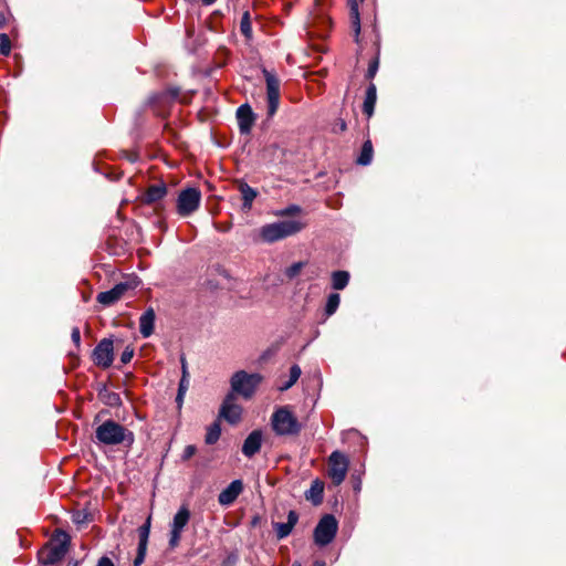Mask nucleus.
<instances>
[{
    "mask_svg": "<svg viewBox=\"0 0 566 566\" xmlns=\"http://www.w3.org/2000/svg\"><path fill=\"white\" fill-rule=\"evenodd\" d=\"M346 129H347V124H346L345 119L338 118L333 127V132L338 134V133H344Z\"/></svg>",
    "mask_w": 566,
    "mask_h": 566,
    "instance_id": "37998d69",
    "label": "nucleus"
},
{
    "mask_svg": "<svg viewBox=\"0 0 566 566\" xmlns=\"http://www.w3.org/2000/svg\"><path fill=\"white\" fill-rule=\"evenodd\" d=\"M122 405V398L117 392L108 391V408L119 407Z\"/></svg>",
    "mask_w": 566,
    "mask_h": 566,
    "instance_id": "c9c22d12",
    "label": "nucleus"
},
{
    "mask_svg": "<svg viewBox=\"0 0 566 566\" xmlns=\"http://www.w3.org/2000/svg\"><path fill=\"white\" fill-rule=\"evenodd\" d=\"M235 115L240 134L249 135L255 122V114L251 106L248 103L240 105Z\"/></svg>",
    "mask_w": 566,
    "mask_h": 566,
    "instance_id": "f8f14e48",
    "label": "nucleus"
},
{
    "mask_svg": "<svg viewBox=\"0 0 566 566\" xmlns=\"http://www.w3.org/2000/svg\"><path fill=\"white\" fill-rule=\"evenodd\" d=\"M338 531V521L333 514H325L321 517L314 528L313 536L316 545L324 547L331 544Z\"/></svg>",
    "mask_w": 566,
    "mask_h": 566,
    "instance_id": "423d86ee",
    "label": "nucleus"
},
{
    "mask_svg": "<svg viewBox=\"0 0 566 566\" xmlns=\"http://www.w3.org/2000/svg\"><path fill=\"white\" fill-rule=\"evenodd\" d=\"M96 439L98 440V442H101L102 444H105L106 443V422L105 423H101L97 429H96Z\"/></svg>",
    "mask_w": 566,
    "mask_h": 566,
    "instance_id": "4c0bfd02",
    "label": "nucleus"
},
{
    "mask_svg": "<svg viewBox=\"0 0 566 566\" xmlns=\"http://www.w3.org/2000/svg\"><path fill=\"white\" fill-rule=\"evenodd\" d=\"M374 156V148L370 139L363 143L359 156L356 159V164L359 166H368Z\"/></svg>",
    "mask_w": 566,
    "mask_h": 566,
    "instance_id": "5701e85b",
    "label": "nucleus"
},
{
    "mask_svg": "<svg viewBox=\"0 0 566 566\" xmlns=\"http://www.w3.org/2000/svg\"><path fill=\"white\" fill-rule=\"evenodd\" d=\"M107 178H108V179H112V178H113V176H112V172H111V169H109V168H108V175H107Z\"/></svg>",
    "mask_w": 566,
    "mask_h": 566,
    "instance_id": "e2e57ef3",
    "label": "nucleus"
},
{
    "mask_svg": "<svg viewBox=\"0 0 566 566\" xmlns=\"http://www.w3.org/2000/svg\"><path fill=\"white\" fill-rule=\"evenodd\" d=\"M262 440V431L253 430L242 444V453L249 459L253 458L261 450Z\"/></svg>",
    "mask_w": 566,
    "mask_h": 566,
    "instance_id": "4468645a",
    "label": "nucleus"
},
{
    "mask_svg": "<svg viewBox=\"0 0 566 566\" xmlns=\"http://www.w3.org/2000/svg\"><path fill=\"white\" fill-rule=\"evenodd\" d=\"M377 102V87L370 82L366 88L365 99L363 103V113L370 118L375 112V105Z\"/></svg>",
    "mask_w": 566,
    "mask_h": 566,
    "instance_id": "aec40b11",
    "label": "nucleus"
},
{
    "mask_svg": "<svg viewBox=\"0 0 566 566\" xmlns=\"http://www.w3.org/2000/svg\"><path fill=\"white\" fill-rule=\"evenodd\" d=\"M272 429L277 436H297L302 423L287 407H280L271 417Z\"/></svg>",
    "mask_w": 566,
    "mask_h": 566,
    "instance_id": "20e7f679",
    "label": "nucleus"
},
{
    "mask_svg": "<svg viewBox=\"0 0 566 566\" xmlns=\"http://www.w3.org/2000/svg\"><path fill=\"white\" fill-rule=\"evenodd\" d=\"M189 520H190V511L188 510V507L186 505L180 506L172 518V523L170 525L171 530L182 533V531L186 527V525L188 524Z\"/></svg>",
    "mask_w": 566,
    "mask_h": 566,
    "instance_id": "412c9836",
    "label": "nucleus"
},
{
    "mask_svg": "<svg viewBox=\"0 0 566 566\" xmlns=\"http://www.w3.org/2000/svg\"><path fill=\"white\" fill-rule=\"evenodd\" d=\"M244 489L243 482L241 479L233 480L224 490H222L218 495V502L222 506L231 505L238 496L242 493Z\"/></svg>",
    "mask_w": 566,
    "mask_h": 566,
    "instance_id": "ddd939ff",
    "label": "nucleus"
},
{
    "mask_svg": "<svg viewBox=\"0 0 566 566\" xmlns=\"http://www.w3.org/2000/svg\"><path fill=\"white\" fill-rule=\"evenodd\" d=\"M207 286L211 290V291H214V290H218L220 286H219V283L217 281H212V280H209L207 281Z\"/></svg>",
    "mask_w": 566,
    "mask_h": 566,
    "instance_id": "5fc2aeb1",
    "label": "nucleus"
},
{
    "mask_svg": "<svg viewBox=\"0 0 566 566\" xmlns=\"http://www.w3.org/2000/svg\"><path fill=\"white\" fill-rule=\"evenodd\" d=\"M262 522V516L260 514H254L250 521V527L255 528L258 527Z\"/></svg>",
    "mask_w": 566,
    "mask_h": 566,
    "instance_id": "09e8293b",
    "label": "nucleus"
},
{
    "mask_svg": "<svg viewBox=\"0 0 566 566\" xmlns=\"http://www.w3.org/2000/svg\"><path fill=\"white\" fill-rule=\"evenodd\" d=\"M70 536L62 530L55 531L51 541L39 552V559L43 565H53L61 560L67 552Z\"/></svg>",
    "mask_w": 566,
    "mask_h": 566,
    "instance_id": "f03ea898",
    "label": "nucleus"
},
{
    "mask_svg": "<svg viewBox=\"0 0 566 566\" xmlns=\"http://www.w3.org/2000/svg\"><path fill=\"white\" fill-rule=\"evenodd\" d=\"M331 280L334 290H344L349 283L350 274L348 271L337 270L332 272Z\"/></svg>",
    "mask_w": 566,
    "mask_h": 566,
    "instance_id": "4be33fe9",
    "label": "nucleus"
},
{
    "mask_svg": "<svg viewBox=\"0 0 566 566\" xmlns=\"http://www.w3.org/2000/svg\"><path fill=\"white\" fill-rule=\"evenodd\" d=\"M72 340L75 345H78L80 344V340H81V334H80V329L77 327H74L73 331H72Z\"/></svg>",
    "mask_w": 566,
    "mask_h": 566,
    "instance_id": "603ef678",
    "label": "nucleus"
},
{
    "mask_svg": "<svg viewBox=\"0 0 566 566\" xmlns=\"http://www.w3.org/2000/svg\"><path fill=\"white\" fill-rule=\"evenodd\" d=\"M201 192L196 187L182 189L177 198V212L181 217H189L200 207Z\"/></svg>",
    "mask_w": 566,
    "mask_h": 566,
    "instance_id": "0eeeda50",
    "label": "nucleus"
},
{
    "mask_svg": "<svg viewBox=\"0 0 566 566\" xmlns=\"http://www.w3.org/2000/svg\"><path fill=\"white\" fill-rule=\"evenodd\" d=\"M238 562L239 553L237 551H232L222 559L221 566H237Z\"/></svg>",
    "mask_w": 566,
    "mask_h": 566,
    "instance_id": "473e14b6",
    "label": "nucleus"
},
{
    "mask_svg": "<svg viewBox=\"0 0 566 566\" xmlns=\"http://www.w3.org/2000/svg\"><path fill=\"white\" fill-rule=\"evenodd\" d=\"M306 265V262L298 261L290 265L284 270V275L287 280H294L302 271V269Z\"/></svg>",
    "mask_w": 566,
    "mask_h": 566,
    "instance_id": "c756f323",
    "label": "nucleus"
},
{
    "mask_svg": "<svg viewBox=\"0 0 566 566\" xmlns=\"http://www.w3.org/2000/svg\"><path fill=\"white\" fill-rule=\"evenodd\" d=\"M262 381L263 376L259 373L249 374L245 370H238L230 378L231 390L229 392H233L234 396L240 395L244 399H250Z\"/></svg>",
    "mask_w": 566,
    "mask_h": 566,
    "instance_id": "7ed1b4c3",
    "label": "nucleus"
},
{
    "mask_svg": "<svg viewBox=\"0 0 566 566\" xmlns=\"http://www.w3.org/2000/svg\"><path fill=\"white\" fill-rule=\"evenodd\" d=\"M220 434H221V424H220V420L217 419L207 428L205 442L209 446H212L218 442V440L220 439Z\"/></svg>",
    "mask_w": 566,
    "mask_h": 566,
    "instance_id": "b1692460",
    "label": "nucleus"
},
{
    "mask_svg": "<svg viewBox=\"0 0 566 566\" xmlns=\"http://www.w3.org/2000/svg\"><path fill=\"white\" fill-rule=\"evenodd\" d=\"M276 353V349L274 348H268L265 349L259 357V363L263 364L268 361L272 356H274Z\"/></svg>",
    "mask_w": 566,
    "mask_h": 566,
    "instance_id": "79ce46f5",
    "label": "nucleus"
},
{
    "mask_svg": "<svg viewBox=\"0 0 566 566\" xmlns=\"http://www.w3.org/2000/svg\"><path fill=\"white\" fill-rule=\"evenodd\" d=\"M304 496L314 506L321 505L324 500V482L319 479H315L312 482L311 488L305 491Z\"/></svg>",
    "mask_w": 566,
    "mask_h": 566,
    "instance_id": "6ab92c4d",
    "label": "nucleus"
},
{
    "mask_svg": "<svg viewBox=\"0 0 566 566\" xmlns=\"http://www.w3.org/2000/svg\"><path fill=\"white\" fill-rule=\"evenodd\" d=\"M146 553H147V547L138 545L137 554H136V557L134 558L133 565L140 566L145 560Z\"/></svg>",
    "mask_w": 566,
    "mask_h": 566,
    "instance_id": "f704fd0d",
    "label": "nucleus"
},
{
    "mask_svg": "<svg viewBox=\"0 0 566 566\" xmlns=\"http://www.w3.org/2000/svg\"><path fill=\"white\" fill-rule=\"evenodd\" d=\"M188 388H189V376H181L179 384H178L177 391L186 394Z\"/></svg>",
    "mask_w": 566,
    "mask_h": 566,
    "instance_id": "c03bdc74",
    "label": "nucleus"
},
{
    "mask_svg": "<svg viewBox=\"0 0 566 566\" xmlns=\"http://www.w3.org/2000/svg\"><path fill=\"white\" fill-rule=\"evenodd\" d=\"M302 211V208L298 205L292 203L285 207L284 209L277 212L279 216H294Z\"/></svg>",
    "mask_w": 566,
    "mask_h": 566,
    "instance_id": "72a5a7b5",
    "label": "nucleus"
},
{
    "mask_svg": "<svg viewBox=\"0 0 566 566\" xmlns=\"http://www.w3.org/2000/svg\"><path fill=\"white\" fill-rule=\"evenodd\" d=\"M304 227L305 224L298 220H281L261 227L260 237L263 242L274 243L298 233Z\"/></svg>",
    "mask_w": 566,
    "mask_h": 566,
    "instance_id": "f257e3e1",
    "label": "nucleus"
},
{
    "mask_svg": "<svg viewBox=\"0 0 566 566\" xmlns=\"http://www.w3.org/2000/svg\"><path fill=\"white\" fill-rule=\"evenodd\" d=\"M134 356V348L132 346H127L122 355H120V363L122 364H128Z\"/></svg>",
    "mask_w": 566,
    "mask_h": 566,
    "instance_id": "58836bf2",
    "label": "nucleus"
},
{
    "mask_svg": "<svg viewBox=\"0 0 566 566\" xmlns=\"http://www.w3.org/2000/svg\"><path fill=\"white\" fill-rule=\"evenodd\" d=\"M276 150H280L282 153V157L284 156V150L280 148L279 144L276 143H273V144H270L268 145L265 148H264V151L265 153H272L274 154Z\"/></svg>",
    "mask_w": 566,
    "mask_h": 566,
    "instance_id": "49530a36",
    "label": "nucleus"
},
{
    "mask_svg": "<svg viewBox=\"0 0 566 566\" xmlns=\"http://www.w3.org/2000/svg\"><path fill=\"white\" fill-rule=\"evenodd\" d=\"M240 31L247 40H251L253 35L251 15L249 11H244L240 21Z\"/></svg>",
    "mask_w": 566,
    "mask_h": 566,
    "instance_id": "bb28decb",
    "label": "nucleus"
},
{
    "mask_svg": "<svg viewBox=\"0 0 566 566\" xmlns=\"http://www.w3.org/2000/svg\"><path fill=\"white\" fill-rule=\"evenodd\" d=\"M180 364H181V376H189L187 360L185 355L180 356Z\"/></svg>",
    "mask_w": 566,
    "mask_h": 566,
    "instance_id": "8fccbe9b",
    "label": "nucleus"
},
{
    "mask_svg": "<svg viewBox=\"0 0 566 566\" xmlns=\"http://www.w3.org/2000/svg\"><path fill=\"white\" fill-rule=\"evenodd\" d=\"M185 396H186V394L177 391L175 402H176V407H177L178 411H180L182 408Z\"/></svg>",
    "mask_w": 566,
    "mask_h": 566,
    "instance_id": "de8ad7c7",
    "label": "nucleus"
},
{
    "mask_svg": "<svg viewBox=\"0 0 566 566\" xmlns=\"http://www.w3.org/2000/svg\"><path fill=\"white\" fill-rule=\"evenodd\" d=\"M179 93H180L179 87H169L166 91V94H168L171 99H176L179 96Z\"/></svg>",
    "mask_w": 566,
    "mask_h": 566,
    "instance_id": "3c124183",
    "label": "nucleus"
},
{
    "mask_svg": "<svg viewBox=\"0 0 566 566\" xmlns=\"http://www.w3.org/2000/svg\"><path fill=\"white\" fill-rule=\"evenodd\" d=\"M97 301L103 304V305H106V291L104 292H99L98 295H97Z\"/></svg>",
    "mask_w": 566,
    "mask_h": 566,
    "instance_id": "6e6d98bb",
    "label": "nucleus"
},
{
    "mask_svg": "<svg viewBox=\"0 0 566 566\" xmlns=\"http://www.w3.org/2000/svg\"><path fill=\"white\" fill-rule=\"evenodd\" d=\"M114 360V347H113V336H108V367L113 364Z\"/></svg>",
    "mask_w": 566,
    "mask_h": 566,
    "instance_id": "a18cd8bd",
    "label": "nucleus"
},
{
    "mask_svg": "<svg viewBox=\"0 0 566 566\" xmlns=\"http://www.w3.org/2000/svg\"><path fill=\"white\" fill-rule=\"evenodd\" d=\"M340 296L338 293H331L327 296L326 304L324 307V313L326 317L334 315L339 307Z\"/></svg>",
    "mask_w": 566,
    "mask_h": 566,
    "instance_id": "a878e982",
    "label": "nucleus"
},
{
    "mask_svg": "<svg viewBox=\"0 0 566 566\" xmlns=\"http://www.w3.org/2000/svg\"><path fill=\"white\" fill-rule=\"evenodd\" d=\"M302 370L301 367L296 364L292 365L290 368V377L282 385L279 386L280 391L289 390L301 377Z\"/></svg>",
    "mask_w": 566,
    "mask_h": 566,
    "instance_id": "393cba45",
    "label": "nucleus"
},
{
    "mask_svg": "<svg viewBox=\"0 0 566 566\" xmlns=\"http://www.w3.org/2000/svg\"><path fill=\"white\" fill-rule=\"evenodd\" d=\"M354 491H360V482L359 481L354 485Z\"/></svg>",
    "mask_w": 566,
    "mask_h": 566,
    "instance_id": "052dcab7",
    "label": "nucleus"
},
{
    "mask_svg": "<svg viewBox=\"0 0 566 566\" xmlns=\"http://www.w3.org/2000/svg\"><path fill=\"white\" fill-rule=\"evenodd\" d=\"M292 566H302V564H301L300 562L295 560V562L292 564Z\"/></svg>",
    "mask_w": 566,
    "mask_h": 566,
    "instance_id": "680f3d73",
    "label": "nucleus"
},
{
    "mask_svg": "<svg viewBox=\"0 0 566 566\" xmlns=\"http://www.w3.org/2000/svg\"><path fill=\"white\" fill-rule=\"evenodd\" d=\"M200 1L202 2L203 6L210 7L213 3H216L217 0H200Z\"/></svg>",
    "mask_w": 566,
    "mask_h": 566,
    "instance_id": "4d7b16f0",
    "label": "nucleus"
},
{
    "mask_svg": "<svg viewBox=\"0 0 566 566\" xmlns=\"http://www.w3.org/2000/svg\"><path fill=\"white\" fill-rule=\"evenodd\" d=\"M156 314L153 307H148L139 317V332L143 337L151 336L155 327Z\"/></svg>",
    "mask_w": 566,
    "mask_h": 566,
    "instance_id": "a211bd4d",
    "label": "nucleus"
},
{
    "mask_svg": "<svg viewBox=\"0 0 566 566\" xmlns=\"http://www.w3.org/2000/svg\"><path fill=\"white\" fill-rule=\"evenodd\" d=\"M135 442V434L126 427L108 419V446L123 444L130 448Z\"/></svg>",
    "mask_w": 566,
    "mask_h": 566,
    "instance_id": "1a4fd4ad",
    "label": "nucleus"
},
{
    "mask_svg": "<svg viewBox=\"0 0 566 566\" xmlns=\"http://www.w3.org/2000/svg\"><path fill=\"white\" fill-rule=\"evenodd\" d=\"M108 566H114L113 562L108 558Z\"/></svg>",
    "mask_w": 566,
    "mask_h": 566,
    "instance_id": "0e129e2a",
    "label": "nucleus"
},
{
    "mask_svg": "<svg viewBox=\"0 0 566 566\" xmlns=\"http://www.w3.org/2000/svg\"><path fill=\"white\" fill-rule=\"evenodd\" d=\"M94 355H95V360H96L97 365L103 368H106V338H103L98 343V345L94 352Z\"/></svg>",
    "mask_w": 566,
    "mask_h": 566,
    "instance_id": "c85d7f7f",
    "label": "nucleus"
},
{
    "mask_svg": "<svg viewBox=\"0 0 566 566\" xmlns=\"http://www.w3.org/2000/svg\"><path fill=\"white\" fill-rule=\"evenodd\" d=\"M118 273L115 270L108 269V284L115 282L114 285L108 289V306L119 301L127 292L134 291L140 283V280L135 274H128L124 276L123 281H117Z\"/></svg>",
    "mask_w": 566,
    "mask_h": 566,
    "instance_id": "39448f33",
    "label": "nucleus"
},
{
    "mask_svg": "<svg viewBox=\"0 0 566 566\" xmlns=\"http://www.w3.org/2000/svg\"><path fill=\"white\" fill-rule=\"evenodd\" d=\"M11 51V41L4 33L0 34V54L9 55Z\"/></svg>",
    "mask_w": 566,
    "mask_h": 566,
    "instance_id": "2f4dec72",
    "label": "nucleus"
},
{
    "mask_svg": "<svg viewBox=\"0 0 566 566\" xmlns=\"http://www.w3.org/2000/svg\"><path fill=\"white\" fill-rule=\"evenodd\" d=\"M348 464V458L340 451H334L329 455L328 475L335 485H339L345 480Z\"/></svg>",
    "mask_w": 566,
    "mask_h": 566,
    "instance_id": "9d476101",
    "label": "nucleus"
},
{
    "mask_svg": "<svg viewBox=\"0 0 566 566\" xmlns=\"http://www.w3.org/2000/svg\"><path fill=\"white\" fill-rule=\"evenodd\" d=\"M266 83L268 118H272L280 106V80L266 69L262 70Z\"/></svg>",
    "mask_w": 566,
    "mask_h": 566,
    "instance_id": "6e6552de",
    "label": "nucleus"
},
{
    "mask_svg": "<svg viewBox=\"0 0 566 566\" xmlns=\"http://www.w3.org/2000/svg\"><path fill=\"white\" fill-rule=\"evenodd\" d=\"M196 451H197L196 446H193V444L186 446V448L184 449L182 454H181V460L188 461L190 458H192L195 455Z\"/></svg>",
    "mask_w": 566,
    "mask_h": 566,
    "instance_id": "ea45409f",
    "label": "nucleus"
},
{
    "mask_svg": "<svg viewBox=\"0 0 566 566\" xmlns=\"http://www.w3.org/2000/svg\"><path fill=\"white\" fill-rule=\"evenodd\" d=\"M379 69V52H377L376 56L369 62L367 72L365 73L366 80H374Z\"/></svg>",
    "mask_w": 566,
    "mask_h": 566,
    "instance_id": "7c9ffc66",
    "label": "nucleus"
},
{
    "mask_svg": "<svg viewBox=\"0 0 566 566\" xmlns=\"http://www.w3.org/2000/svg\"><path fill=\"white\" fill-rule=\"evenodd\" d=\"M167 186L164 181L150 185L143 193L142 200L146 205H154L167 195Z\"/></svg>",
    "mask_w": 566,
    "mask_h": 566,
    "instance_id": "dca6fc26",
    "label": "nucleus"
},
{
    "mask_svg": "<svg viewBox=\"0 0 566 566\" xmlns=\"http://www.w3.org/2000/svg\"><path fill=\"white\" fill-rule=\"evenodd\" d=\"M72 520L75 524L81 525L88 521V514L77 511L72 515Z\"/></svg>",
    "mask_w": 566,
    "mask_h": 566,
    "instance_id": "a19ab883",
    "label": "nucleus"
},
{
    "mask_svg": "<svg viewBox=\"0 0 566 566\" xmlns=\"http://www.w3.org/2000/svg\"><path fill=\"white\" fill-rule=\"evenodd\" d=\"M150 526H151V516L149 515L145 523L138 527V545L147 547L148 545V538L150 533Z\"/></svg>",
    "mask_w": 566,
    "mask_h": 566,
    "instance_id": "cd10ccee",
    "label": "nucleus"
},
{
    "mask_svg": "<svg viewBox=\"0 0 566 566\" xmlns=\"http://www.w3.org/2000/svg\"><path fill=\"white\" fill-rule=\"evenodd\" d=\"M235 396L233 392H228L221 403L218 419H224L228 423L234 426L241 421L242 407L234 403Z\"/></svg>",
    "mask_w": 566,
    "mask_h": 566,
    "instance_id": "9b49d317",
    "label": "nucleus"
},
{
    "mask_svg": "<svg viewBox=\"0 0 566 566\" xmlns=\"http://www.w3.org/2000/svg\"><path fill=\"white\" fill-rule=\"evenodd\" d=\"M298 517H300L298 513L294 510H291V511H289V514H287V522H285V523L273 522L272 523V526H273V530L275 531V535H276L277 539L286 538L292 533L294 526L298 522Z\"/></svg>",
    "mask_w": 566,
    "mask_h": 566,
    "instance_id": "2eb2a0df",
    "label": "nucleus"
},
{
    "mask_svg": "<svg viewBox=\"0 0 566 566\" xmlns=\"http://www.w3.org/2000/svg\"><path fill=\"white\" fill-rule=\"evenodd\" d=\"M181 538V532L170 530V537H169V547L175 548L178 546Z\"/></svg>",
    "mask_w": 566,
    "mask_h": 566,
    "instance_id": "e433bc0d",
    "label": "nucleus"
},
{
    "mask_svg": "<svg viewBox=\"0 0 566 566\" xmlns=\"http://www.w3.org/2000/svg\"><path fill=\"white\" fill-rule=\"evenodd\" d=\"M97 566H106V556H102L99 559H98V564Z\"/></svg>",
    "mask_w": 566,
    "mask_h": 566,
    "instance_id": "bf43d9fd",
    "label": "nucleus"
},
{
    "mask_svg": "<svg viewBox=\"0 0 566 566\" xmlns=\"http://www.w3.org/2000/svg\"><path fill=\"white\" fill-rule=\"evenodd\" d=\"M217 271H218V273H219L220 275H222L224 279H227V280H230V279H231V275H230L229 271H228V270H226L224 268H222V266H220V265H219V266L217 268Z\"/></svg>",
    "mask_w": 566,
    "mask_h": 566,
    "instance_id": "864d4df0",
    "label": "nucleus"
},
{
    "mask_svg": "<svg viewBox=\"0 0 566 566\" xmlns=\"http://www.w3.org/2000/svg\"><path fill=\"white\" fill-rule=\"evenodd\" d=\"M313 566H326V563L323 559H316L314 560Z\"/></svg>",
    "mask_w": 566,
    "mask_h": 566,
    "instance_id": "13d9d810",
    "label": "nucleus"
},
{
    "mask_svg": "<svg viewBox=\"0 0 566 566\" xmlns=\"http://www.w3.org/2000/svg\"><path fill=\"white\" fill-rule=\"evenodd\" d=\"M238 189L242 197V210L250 211L254 199L259 195L258 190L249 186L244 180L238 182Z\"/></svg>",
    "mask_w": 566,
    "mask_h": 566,
    "instance_id": "f3484780",
    "label": "nucleus"
}]
</instances>
